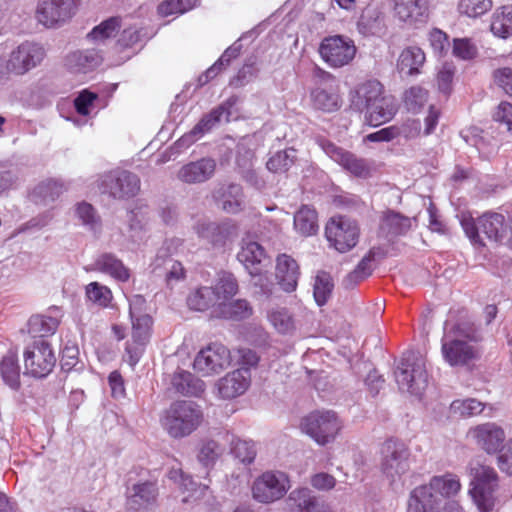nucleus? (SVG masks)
I'll list each match as a JSON object with an SVG mask.
<instances>
[{"mask_svg":"<svg viewBox=\"0 0 512 512\" xmlns=\"http://www.w3.org/2000/svg\"><path fill=\"white\" fill-rule=\"evenodd\" d=\"M479 329L470 321L455 324L441 340L442 357L450 366H465L480 357Z\"/></svg>","mask_w":512,"mask_h":512,"instance_id":"f257e3e1","label":"nucleus"},{"mask_svg":"<svg viewBox=\"0 0 512 512\" xmlns=\"http://www.w3.org/2000/svg\"><path fill=\"white\" fill-rule=\"evenodd\" d=\"M203 420L199 405L192 401H176L161 417L163 429L172 438H183L195 431Z\"/></svg>","mask_w":512,"mask_h":512,"instance_id":"f03ea898","label":"nucleus"},{"mask_svg":"<svg viewBox=\"0 0 512 512\" xmlns=\"http://www.w3.org/2000/svg\"><path fill=\"white\" fill-rule=\"evenodd\" d=\"M469 494L480 512H492L497 501L496 492L499 487V478L494 468L472 463L470 466Z\"/></svg>","mask_w":512,"mask_h":512,"instance_id":"7ed1b4c3","label":"nucleus"},{"mask_svg":"<svg viewBox=\"0 0 512 512\" xmlns=\"http://www.w3.org/2000/svg\"><path fill=\"white\" fill-rule=\"evenodd\" d=\"M399 389L420 396L428 386L425 359L418 353L404 355L394 371Z\"/></svg>","mask_w":512,"mask_h":512,"instance_id":"20e7f679","label":"nucleus"},{"mask_svg":"<svg viewBox=\"0 0 512 512\" xmlns=\"http://www.w3.org/2000/svg\"><path fill=\"white\" fill-rule=\"evenodd\" d=\"M342 428L341 419L332 410L313 411L301 421L302 431L321 446L333 442Z\"/></svg>","mask_w":512,"mask_h":512,"instance_id":"39448f33","label":"nucleus"},{"mask_svg":"<svg viewBox=\"0 0 512 512\" xmlns=\"http://www.w3.org/2000/svg\"><path fill=\"white\" fill-rule=\"evenodd\" d=\"M45 56L42 45L25 41L10 52L8 59L0 58V74L23 75L39 65Z\"/></svg>","mask_w":512,"mask_h":512,"instance_id":"423d86ee","label":"nucleus"},{"mask_svg":"<svg viewBox=\"0 0 512 512\" xmlns=\"http://www.w3.org/2000/svg\"><path fill=\"white\" fill-rule=\"evenodd\" d=\"M380 468L391 481L399 480L410 469V451L407 445L397 439L386 440L380 449Z\"/></svg>","mask_w":512,"mask_h":512,"instance_id":"0eeeda50","label":"nucleus"},{"mask_svg":"<svg viewBox=\"0 0 512 512\" xmlns=\"http://www.w3.org/2000/svg\"><path fill=\"white\" fill-rule=\"evenodd\" d=\"M291 487L289 476L277 470L265 471L252 484V498L262 504L282 499Z\"/></svg>","mask_w":512,"mask_h":512,"instance_id":"6e6552de","label":"nucleus"},{"mask_svg":"<svg viewBox=\"0 0 512 512\" xmlns=\"http://www.w3.org/2000/svg\"><path fill=\"white\" fill-rule=\"evenodd\" d=\"M356 52L354 41L344 35L325 37L319 46L321 58L332 68L348 65L355 58Z\"/></svg>","mask_w":512,"mask_h":512,"instance_id":"1a4fd4ad","label":"nucleus"},{"mask_svg":"<svg viewBox=\"0 0 512 512\" xmlns=\"http://www.w3.org/2000/svg\"><path fill=\"white\" fill-rule=\"evenodd\" d=\"M56 357L50 344L44 339H36L24 351V365L27 374L44 378L55 366Z\"/></svg>","mask_w":512,"mask_h":512,"instance_id":"9d476101","label":"nucleus"},{"mask_svg":"<svg viewBox=\"0 0 512 512\" xmlns=\"http://www.w3.org/2000/svg\"><path fill=\"white\" fill-rule=\"evenodd\" d=\"M99 188L113 198H129L140 190V179L129 171L114 170L101 176Z\"/></svg>","mask_w":512,"mask_h":512,"instance_id":"9b49d317","label":"nucleus"},{"mask_svg":"<svg viewBox=\"0 0 512 512\" xmlns=\"http://www.w3.org/2000/svg\"><path fill=\"white\" fill-rule=\"evenodd\" d=\"M231 363L230 351L220 343H213L201 349L193 362L196 372L202 376L219 374Z\"/></svg>","mask_w":512,"mask_h":512,"instance_id":"f8f14e48","label":"nucleus"},{"mask_svg":"<svg viewBox=\"0 0 512 512\" xmlns=\"http://www.w3.org/2000/svg\"><path fill=\"white\" fill-rule=\"evenodd\" d=\"M325 235L331 246L344 253L357 244L359 229L355 221L338 216L327 223Z\"/></svg>","mask_w":512,"mask_h":512,"instance_id":"ddd939ff","label":"nucleus"},{"mask_svg":"<svg viewBox=\"0 0 512 512\" xmlns=\"http://www.w3.org/2000/svg\"><path fill=\"white\" fill-rule=\"evenodd\" d=\"M318 143L330 159L351 175L359 178H367L371 175L372 165L368 160L360 158L328 140L320 139Z\"/></svg>","mask_w":512,"mask_h":512,"instance_id":"4468645a","label":"nucleus"},{"mask_svg":"<svg viewBox=\"0 0 512 512\" xmlns=\"http://www.w3.org/2000/svg\"><path fill=\"white\" fill-rule=\"evenodd\" d=\"M132 331L131 341H128L125 347L124 360L134 367L141 359L145 346L151 336L152 318L151 316H140L131 318Z\"/></svg>","mask_w":512,"mask_h":512,"instance_id":"2eb2a0df","label":"nucleus"},{"mask_svg":"<svg viewBox=\"0 0 512 512\" xmlns=\"http://www.w3.org/2000/svg\"><path fill=\"white\" fill-rule=\"evenodd\" d=\"M76 12V0H42L37 7V19L51 28L69 20Z\"/></svg>","mask_w":512,"mask_h":512,"instance_id":"dca6fc26","label":"nucleus"},{"mask_svg":"<svg viewBox=\"0 0 512 512\" xmlns=\"http://www.w3.org/2000/svg\"><path fill=\"white\" fill-rule=\"evenodd\" d=\"M233 104L234 102L228 100L222 105L213 109L210 113L204 115L190 132L184 134L176 142V145L179 148H187L195 141L200 139L205 133L209 132L223 118H225L226 121H229L231 114L229 109L233 106Z\"/></svg>","mask_w":512,"mask_h":512,"instance_id":"f3484780","label":"nucleus"},{"mask_svg":"<svg viewBox=\"0 0 512 512\" xmlns=\"http://www.w3.org/2000/svg\"><path fill=\"white\" fill-rule=\"evenodd\" d=\"M192 229L200 239L213 246H223L230 237L236 234V226L230 221L217 223L205 217L197 219Z\"/></svg>","mask_w":512,"mask_h":512,"instance_id":"a211bd4d","label":"nucleus"},{"mask_svg":"<svg viewBox=\"0 0 512 512\" xmlns=\"http://www.w3.org/2000/svg\"><path fill=\"white\" fill-rule=\"evenodd\" d=\"M393 17L406 26H416L429 15L428 0H390Z\"/></svg>","mask_w":512,"mask_h":512,"instance_id":"6ab92c4d","label":"nucleus"},{"mask_svg":"<svg viewBox=\"0 0 512 512\" xmlns=\"http://www.w3.org/2000/svg\"><path fill=\"white\" fill-rule=\"evenodd\" d=\"M285 503L288 512H332L328 503L307 487L292 490Z\"/></svg>","mask_w":512,"mask_h":512,"instance_id":"aec40b11","label":"nucleus"},{"mask_svg":"<svg viewBox=\"0 0 512 512\" xmlns=\"http://www.w3.org/2000/svg\"><path fill=\"white\" fill-rule=\"evenodd\" d=\"M251 383V374L246 369H236L218 379L215 383L217 396L224 400L234 399L244 394Z\"/></svg>","mask_w":512,"mask_h":512,"instance_id":"412c9836","label":"nucleus"},{"mask_svg":"<svg viewBox=\"0 0 512 512\" xmlns=\"http://www.w3.org/2000/svg\"><path fill=\"white\" fill-rule=\"evenodd\" d=\"M469 435L476 444L488 454L497 453L504 445V430L496 423L487 422L469 430Z\"/></svg>","mask_w":512,"mask_h":512,"instance_id":"4be33fe9","label":"nucleus"},{"mask_svg":"<svg viewBox=\"0 0 512 512\" xmlns=\"http://www.w3.org/2000/svg\"><path fill=\"white\" fill-rule=\"evenodd\" d=\"M85 270L109 275L114 280L122 283L129 281L131 277L130 269L111 252L99 254L90 266L85 267Z\"/></svg>","mask_w":512,"mask_h":512,"instance_id":"5701e85b","label":"nucleus"},{"mask_svg":"<svg viewBox=\"0 0 512 512\" xmlns=\"http://www.w3.org/2000/svg\"><path fill=\"white\" fill-rule=\"evenodd\" d=\"M151 211L147 205H136L127 213L128 237L136 244L143 243L148 238Z\"/></svg>","mask_w":512,"mask_h":512,"instance_id":"b1692460","label":"nucleus"},{"mask_svg":"<svg viewBox=\"0 0 512 512\" xmlns=\"http://www.w3.org/2000/svg\"><path fill=\"white\" fill-rule=\"evenodd\" d=\"M215 169L213 159L202 158L183 165L177 172V178L187 184L203 183L213 176Z\"/></svg>","mask_w":512,"mask_h":512,"instance_id":"393cba45","label":"nucleus"},{"mask_svg":"<svg viewBox=\"0 0 512 512\" xmlns=\"http://www.w3.org/2000/svg\"><path fill=\"white\" fill-rule=\"evenodd\" d=\"M441 507L440 497L422 484L410 491L406 512H439Z\"/></svg>","mask_w":512,"mask_h":512,"instance_id":"a878e982","label":"nucleus"},{"mask_svg":"<svg viewBox=\"0 0 512 512\" xmlns=\"http://www.w3.org/2000/svg\"><path fill=\"white\" fill-rule=\"evenodd\" d=\"M151 265L153 272L159 271V274L162 272L165 274L166 282L170 286L185 278V269L182 263L169 256V248L166 246H162L158 250Z\"/></svg>","mask_w":512,"mask_h":512,"instance_id":"bb28decb","label":"nucleus"},{"mask_svg":"<svg viewBox=\"0 0 512 512\" xmlns=\"http://www.w3.org/2000/svg\"><path fill=\"white\" fill-rule=\"evenodd\" d=\"M157 488L152 482L134 484L128 491L127 507L133 512H144L156 500Z\"/></svg>","mask_w":512,"mask_h":512,"instance_id":"cd10ccee","label":"nucleus"},{"mask_svg":"<svg viewBox=\"0 0 512 512\" xmlns=\"http://www.w3.org/2000/svg\"><path fill=\"white\" fill-rule=\"evenodd\" d=\"M103 56L96 49L77 50L66 57V66L73 73L86 74L101 65Z\"/></svg>","mask_w":512,"mask_h":512,"instance_id":"c85d7f7f","label":"nucleus"},{"mask_svg":"<svg viewBox=\"0 0 512 512\" xmlns=\"http://www.w3.org/2000/svg\"><path fill=\"white\" fill-rule=\"evenodd\" d=\"M276 278L284 291H294L299 278L297 262L286 254L279 255L276 263Z\"/></svg>","mask_w":512,"mask_h":512,"instance_id":"c756f323","label":"nucleus"},{"mask_svg":"<svg viewBox=\"0 0 512 512\" xmlns=\"http://www.w3.org/2000/svg\"><path fill=\"white\" fill-rule=\"evenodd\" d=\"M365 111L368 124L377 127L394 117L397 112V105L392 96H385L378 102H372Z\"/></svg>","mask_w":512,"mask_h":512,"instance_id":"7c9ffc66","label":"nucleus"},{"mask_svg":"<svg viewBox=\"0 0 512 512\" xmlns=\"http://www.w3.org/2000/svg\"><path fill=\"white\" fill-rule=\"evenodd\" d=\"M384 97L382 84L373 80L361 84L352 95L351 102L355 109L364 111L372 102Z\"/></svg>","mask_w":512,"mask_h":512,"instance_id":"2f4dec72","label":"nucleus"},{"mask_svg":"<svg viewBox=\"0 0 512 512\" xmlns=\"http://www.w3.org/2000/svg\"><path fill=\"white\" fill-rule=\"evenodd\" d=\"M172 386L178 393L193 397L201 396L206 389L204 381L185 370H179L174 373Z\"/></svg>","mask_w":512,"mask_h":512,"instance_id":"473e14b6","label":"nucleus"},{"mask_svg":"<svg viewBox=\"0 0 512 512\" xmlns=\"http://www.w3.org/2000/svg\"><path fill=\"white\" fill-rule=\"evenodd\" d=\"M384 29L382 13L374 7L364 8L357 21L358 32L363 36H378L384 32Z\"/></svg>","mask_w":512,"mask_h":512,"instance_id":"72a5a7b5","label":"nucleus"},{"mask_svg":"<svg viewBox=\"0 0 512 512\" xmlns=\"http://www.w3.org/2000/svg\"><path fill=\"white\" fill-rule=\"evenodd\" d=\"M425 62V54L421 48L410 46L405 48L399 55L397 69L407 76H414L420 73V68Z\"/></svg>","mask_w":512,"mask_h":512,"instance_id":"f704fd0d","label":"nucleus"},{"mask_svg":"<svg viewBox=\"0 0 512 512\" xmlns=\"http://www.w3.org/2000/svg\"><path fill=\"white\" fill-rule=\"evenodd\" d=\"M216 293L211 287H201L189 295L187 304L190 309L196 311L211 309V315L216 317V312L220 306Z\"/></svg>","mask_w":512,"mask_h":512,"instance_id":"c9c22d12","label":"nucleus"},{"mask_svg":"<svg viewBox=\"0 0 512 512\" xmlns=\"http://www.w3.org/2000/svg\"><path fill=\"white\" fill-rule=\"evenodd\" d=\"M425 486L437 494L440 499L455 496L461 490V483L458 476L446 473L444 475L433 476Z\"/></svg>","mask_w":512,"mask_h":512,"instance_id":"e433bc0d","label":"nucleus"},{"mask_svg":"<svg viewBox=\"0 0 512 512\" xmlns=\"http://www.w3.org/2000/svg\"><path fill=\"white\" fill-rule=\"evenodd\" d=\"M237 258L249 270L251 275H257L260 273L257 265L265 258V250L259 243L247 241L243 243Z\"/></svg>","mask_w":512,"mask_h":512,"instance_id":"4c0bfd02","label":"nucleus"},{"mask_svg":"<svg viewBox=\"0 0 512 512\" xmlns=\"http://www.w3.org/2000/svg\"><path fill=\"white\" fill-rule=\"evenodd\" d=\"M490 30L494 36L501 39L512 36V5H504L494 11Z\"/></svg>","mask_w":512,"mask_h":512,"instance_id":"58836bf2","label":"nucleus"},{"mask_svg":"<svg viewBox=\"0 0 512 512\" xmlns=\"http://www.w3.org/2000/svg\"><path fill=\"white\" fill-rule=\"evenodd\" d=\"M64 191L61 182L48 179L39 183L32 191V200L39 204H48L55 201Z\"/></svg>","mask_w":512,"mask_h":512,"instance_id":"ea45409f","label":"nucleus"},{"mask_svg":"<svg viewBox=\"0 0 512 512\" xmlns=\"http://www.w3.org/2000/svg\"><path fill=\"white\" fill-rule=\"evenodd\" d=\"M312 105L315 109L331 113L341 106V98L338 93L324 88H315L310 94Z\"/></svg>","mask_w":512,"mask_h":512,"instance_id":"a19ab883","label":"nucleus"},{"mask_svg":"<svg viewBox=\"0 0 512 512\" xmlns=\"http://www.w3.org/2000/svg\"><path fill=\"white\" fill-rule=\"evenodd\" d=\"M0 373L3 381L11 389L20 387V368L15 352L9 351L0 362Z\"/></svg>","mask_w":512,"mask_h":512,"instance_id":"79ce46f5","label":"nucleus"},{"mask_svg":"<svg viewBox=\"0 0 512 512\" xmlns=\"http://www.w3.org/2000/svg\"><path fill=\"white\" fill-rule=\"evenodd\" d=\"M252 307L248 301L238 299L235 301L229 300L228 302L219 306L216 312L217 318L242 320L252 315Z\"/></svg>","mask_w":512,"mask_h":512,"instance_id":"37998d69","label":"nucleus"},{"mask_svg":"<svg viewBox=\"0 0 512 512\" xmlns=\"http://www.w3.org/2000/svg\"><path fill=\"white\" fill-rule=\"evenodd\" d=\"M294 227L304 236L315 234L318 230L316 211L307 205H303L294 215Z\"/></svg>","mask_w":512,"mask_h":512,"instance_id":"c03bdc74","label":"nucleus"},{"mask_svg":"<svg viewBox=\"0 0 512 512\" xmlns=\"http://www.w3.org/2000/svg\"><path fill=\"white\" fill-rule=\"evenodd\" d=\"M59 325V321L54 317L35 315L28 321V332L34 338L43 339L49 335H53Z\"/></svg>","mask_w":512,"mask_h":512,"instance_id":"a18cd8bd","label":"nucleus"},{"mask_svg":"<svg viewBox=\"0 0 512 512\" xmlns=\"http://www.w3.org/2000/svg\"><path fill=\"white\" fill-rule=\"evenodd\" d=\"M214 292H217V298H219V305L232 300V298L238 292V283L233 274L228 272H222L214 286L211 287Z\"/></svg>","mask_w":512,"mask_h":512,"instance_id":"49530a36","label":"nucleus"},{"mask_svg":"<svg viewBox=\"0 0 512 512\" xmlns=\"http://www.w3.org/2000/svg\"><path fill=\"white\" fill-rule=\"evenodd\" d=\"M75 214L81 223L94 234L101 232V219L94 207L87 203L81 202L76 205Z\"/></svg>","mask_w":512,"mask_h":512,"instance_id":"de8ad7c7","label":"nucleus"},{"mask_svg":"<svg viewBox=\"0 0 512 512\" xmlns=\"http://www.w3.org/2000/svg\"><path fill=\"white\" fill-rule=\"evenodd\" d=\"M383 227L392 236L405 235L412 228V219L400 213L389 211L384 216Z\"/></svg>","mask_w":512,"mask_h":512,"instance_id":"09e8293b","label":"nucleus"},{"mask_svg":"<svg viewBox=\"0 0 512 512\" xmlns=\"http://www.w3.org/2000/svg\"><path fill=\"white\" fill-rule=\"evenodd\" d=\"M268 320L281 334H289L295 330V321L286 308H275L268 313Z\"/></svg>","mask_w":512,"mask_h":512,"instance_id":"8fccbe9b","label":"nucleus"},{"mask_svg":"<svg viewBox=\"0 0 512 512\" xmlns=\"http://www.w3.org/2000/svg\"><path fill=\"white\" fill-rule=\"evenodd\" d=\"M225 448L215 440H205L199 448L198 460L205 467L213 466L222 456Z\"/></svg>","mask_w":512,"mask_h":512,"instance_id":"3c124183","label":"nucleus"},{"mask_svg":"<svg viewBox=\"0 0 512 512\" xmlns=\"http://www.w3.org/2000/svg\"><path fill=\"white\" fill-rule=\"evenodd\" d=\"M120 27L121 19L119 17H111L95 26L87 36L93 41L101 42L113 37Z\"/></svg>","mask_w":512,"mask_h":512,"instance_id":"603ef678","label":"nucleus"},{"mask_svg":"<svg viewBox=\"0 0 512 512\" xmlns=\"http://www.w3.org/2000/svg\"><path fill=\"white\" fill-rule=\"evenodd\" d=\"M242 205V187L238 184L228 185L223 194L222 209L228 213H236L241 210Z\"/></svg>","mask_w":512,"mask_h":512,"instance_id":"864d4df0","label":"nucleus"},{"mask_svg":"<svg viewBox=\"0 0 512 512\" xmlns=\"http://www.w3.org/2000/svg\"><path fill=\"white\" fill-rule=\"evenodd\" d=\"M85 294L89 301L101 307H107L113 298L111 290L99 282L89 283Z\"/></svg>","mask_w":512,"mask_h":512,"instance_id":"5fc2aeb1","label":"nucleus"},{"mask_svg":"<svg viewBox=\"0 0 512 512\" xmlns=\"http://www.w3.org/2000/svg\"><path fill=\"white\" fill-rule=\"evenodd\" d=\"M492 6V0H459L458 10L467 17L477 18L487 13Z\"/></svg>","mask_w":512,"mask_h":512,"instance_id":"6e6d98bb","label":"nucleus"},{"mask_svg":"<svg viewBox=\"0 0 512 512\" xmlns=\"http://www.w3.org/2000/svg\"><path fill=\"white\" fill-rule=\"evenodd\" d=\"M231 453L241 463L249 465L254 461L257 451L252 441L236 439L232 441Z\"/></svg>","mask_w":512,"mask_h":512,"instance_id":"4d7b16f0","label":"nucleus"},{"mask_svg":"<svg viewBox=\"0 0 512 512\" xmlns=\"http://www.w3.org/2000/svg\"><path fill=\"white\" fill-rule=\"evenodd\" d=\"M333 283L327 273H319L314 283V298L319 306L324 305L331 295Z\"/></svg>","mask_w":512,"mask_h":512,"instance_id":"13d9d810","label":"nucleus"},{"mask_svg":"<svg viewBox=\"0 0 512 512\" xmlns=\"http://www.w3.org/2000/svg\"><path fill=\"white\" fill-rule=\"evenodd\" d=\"M198 0H166L158 6V13L162 16L183 14L197 5Z\"/></svg>","mask_w":512,"mask_h":512,"instance_id":"bf43d9fd","label":"nucleus"},{"mask_svg":"<svg viewBox=\"0 0 512 512\" xmlns=\"http://www.w3.org/2000/svg\"><path fill=\"white\" fill-rule=\"evenodd\" d=\"M450 409L453 413L462 417H470L480 414L483 411V404L473 398L455 400L451 403Z\"/></svg>","mask_w":512,"mask_h":512,"instance_id":"052dcab7","label":"nucleus"},{"mask_svg":"<svg viewBox=\"0 0 512 512\" xmlns=\"http://www.w3.org/2000/svg\"><path fill=\"white\" fill-rule=\"evenodd\" d=\"M169 479L179 483L180 487L183 488L184 491H190L192 496L198 493L202 495V491L207 489L208 486L206 484L197 485L194 480L189 476L185 475L181 469H171L168 473Z\"/></svg>","mask_w":512,"mask_h":512,"instance_id":"680f3d73","label":"nucleus"},{"mask_svg":"<svg viewBox=\"0 0 512 512\" xmlns=\"http://www.w3.org/2000/svg\"><path fill=\"white\" fill-rule=\"evenodd\" d=\"M294 162V155L289 151H279L267 161V169L274 173L286 172Z\"/></svg>","mask_w":512,"mask_h":512,"instance_id":"e2e57ef3","label":"nucleus"},{"mask_svg":"<svg viewBox=\"0 0 512 512\" xmlns=\"http://www.w3.org/2000/svg\"><path fill=\"white\" fill-rule=\"evenodd\" d=\"M428 93L419 86H413L405 92L404 102L408 110L416 112L427 101Z\"/></svg>","mask_w":512,"mask_h":512,"instance_id":"0e129e2a","label":"nucleus"},{"mask_svg":"<svg viewBox=\"0 0 512 512\" xmlns=\"http://www.w3.org/2000/svg\"><path fill=\"white\" fill-rule=\"evenodd\" d=\"M478 53L477 46L469 38H455L453 40V54L462 60H471Z\"/></svg>","mask_w":512,"mask_h":512,"instance_id":"69168bd1","label":"nucleus"},{"mask_svg":"<svg viewBox=\"0 0 512 512\" xmlns=\"http://www.w3.org/2000/svg\"><path fill=\"white\" fill-rule=\"evenodd\" d=\"M493 119L508 132H512V105L501 102L493 114Z\"/></svg>","mask_w":512,"mask_h":512,"instance_id":"338daca9","label":"nucleus"},{"mask_svg":"<svg viewBox=\"0 0 512 512\" xmlns=\"http://www.w3.org/2000/svg\"><path fill=\"white\" fill-rule=\"evenodd\" d=\"M497 453V465L499 469L512 476V439L508 440Z\"/></svg>","mask_w":512,"mask_h":512,"instance_id":"774afa93","label":"nucleus"}]
</instances>
